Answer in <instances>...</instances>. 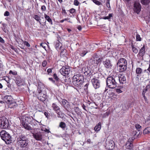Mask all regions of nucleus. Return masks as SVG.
<instances>
[{"label": "nucleus", "instance_id": "obj_52", "mask_svg": "<svg viewBox=\"0 0 150 150\" xmlns=\"http://www.w3.org/2000/svg\"><path fill=\"white\" fill-rule=\"evenodd\" d=\"M75 9L73 8H72L69 10V12L70 13H73L75 12Z\"/></svg>", "mask_w": 150, "mask_h": 150}, {"label": "nucleus", "instance_id": "obj_39", "mask_svg": "<svg viewBox=\"0 0 150 150\" xmlns=\"http://www.w3.org/2000/svg\"><path fill=\"white\" fill-rule=\"evenodd\" d=\"M66 52L67 50L66 49H62L60 55H64L66 53Z\"/></svg>", "mask_w": 150, "mask_h": 150}, {"label": "nucleus", "instance_id": "obj_40", "mask_svg": "<svg viewBox=\"0 0 150 150\" xmlns=\"http://www.w3.org/2000/svg\"><path fill=\"white\" fill-rule=\"evenodd\" d=\"M60 46V42L59 41L56 43L55 45V47L57 50H60V47H59Z\"/></svg>", "mask_w": 150, "mask_h": 150}, {"label": "nucleus", "instance_id": "obj_38", "mask_svg": "<svg viewBox=\"0 0 150 150\" xmlns=\"http://www.w3.org/2000/svg\"><path fill=\"white\" fill-rule=\"evenodd\" d=\"M89 105L91 106V107L94 108V105H96V106H97V105L94 102L92 101V102H90L89 103Z\"/></svg>", "mask_w": 150, "mask_h": 150}, {"label": "nucleus", "instance_id": "obj_14", "mask_svg": "<svg viewBox=\"0 0 150 150\" xmlns=\"http://www.w3.org/2000/svg\"><path fill=\"white\" fill-rule=\"evenodd\" d=\"M43 134V132H39L33 134V136L37 140H41L42 139V136Z\"/></svg>", "mask_w": 150, "mask_h": 150}, {"label": "nucleus", "instance_id": "obj_20", "mask_svg": "<svg viewBox=\"0 0 150 150\" xmlns=\"http://www.w3.org/2000/svg\"><path fill=\"white\" fill-rule=\"evenodd\" d=\"M149 88V85H147L146 87L143 90L142 93V95L145 101H147V99L146 97L145 96V93L147 91V90L148 88Z\"/></svg>", "mask_w": 150, "mask_h": 150}, {"label": "nucleus", "instance_id": "obj_36", "mask_svg": "<svg viewBox=\"0 0 150 150\" xmlns=\"http://www.w3.org/2000/svg\"><path fill=\"white\" fill-rule=\"evenodd\" d=\"M84 74L86 75H87L89 74L90 72V71L89 70L88 68H85L84 69Z\"/></svg>", "mask_w": 150, "mask_h": 150}, {"label": "nucleus", "instance_id": "obj_37", "mask_svg": "<svg viewBox=\"0 0 150 150\" xmlns=\"http://www.w3.org/2000/svg\"><path fill=\"white\" fill-rule=\"evenodd\" d=\"M93 1L98 6L102 5V3L97 0H93Z\"/></svg>", "mask_w": 150, "mask_h": 150}, {"label": "nucleus", "instance_id": "obj_45", "mask_svg": "<svg viewBox=\"0 0 150 150\" xmlns=\"http://www.w3.org/2000/svg\"><path fill=\"white\" fill-rule=\"evenodd\" d=\"M53 77L56 80V81H58L59 80V78L57 77V74H53Z\"/></svg>", "mask_w": 150, "mask_h": 150}, {"label": "nucleus", "instance_id": "obj_28", "mask_svg": "<svg viewBox=\"0 0 150 150\" xmlns=\"http://www.w3.org/2000/svg\"><path fill=\"white\" fill-rule=\"evenodd\" d=\"M141 3L144 5H148L150 2V0H141Z\"/></svg>", "mask_w": 150, "mask_h": 150}, {"label": "nucleus", "instance_id": "obj_7", "mask_svg": "<svg viewBox=\"0 0 150 150\" xmlns=\"http://www.w3.org/2000/svg\"><path fill=\"white\" fill-rule=\"evenodd\" d=\"M38 93L37 94V96L38 99L42 101H45L47 98V96L46 94L42 93V90L40 89L39 87H38Z\"/></svg>", "mask_w": 150, "mask_h": 150}, {"label": "nucleus", "instance_id": "obj_6", "mask_svg": "<svg viewBox=\"0 0 150 150\" xmlns=\"http://www.w3.org/2000/svg\"><path fill=\"white\" fill-rule=\"evenodd\" d=\"M103 58L102 57L99 58L96 55H94L93 58L90 60V62L91 64L96 67L102 61Z\"/></svg>", "mask_w": 150, "mask_h": 150}, {"label": "nucleus", "instance_id": "obj_31", "mask_svg": "<svg viewBox=\"0 0 150 150\" xmlns=\"http://www.w3.org/2000/svg\"><path fill=\"white\" fill-rule=\"evenodd\" d=\"M33 18L37 21L39 22L40 24H41L40 21L41 19L40 17L37 15H35L33 17Z\"/></svg>", "mask_w": 150, "mask_h": 150}, {"label": "nucleus", "instance_id": "obj_62", "mask_svg": "<svg viewBox=\"0 0 150 150\" xmlns=\"http://www.w3.org/2000/svg\"><path fill=\"white\" fill-rule=\"evenodd\" d=\"M67 18H65L64 19H63V20H61L60 21V22L61 23H63L64 21H67Z\"/></svg>", "mask_w": 150, "mask_h": 150}, {"label": "nucleus", "instance_id": "obj_29", "mask_svg": "<svg viewBox=\"0 0 150 150\" xmlns=\"http://www.w3.org/2000/svg\"><path fill=\"white\" fill-rule=\"evenodd\" d=\"M87 53L88 51L85 49L81 51L80 53V54L81 56L84 57Z\"/></svg>", "mask_w": 150, "mask_h": 150}, {"label": "nucleus", "instance_id": "obj_23", "mask_svg": "<svg viewBox=\"0 0 150 150\" xmlns=\"http://www.w3.org/2000/svg\"><path fill=\"white\" fill-rule=\"evenodd\" d=\"M126 147L128 149H130L133 147V144L132 142H127L125 145Z\"/></svg>", "mask_w": 150, "mask_h": 150}, {"label": "nucleus", "instance_id": "obj_25", "mask_svg": "<svg viewBox=\"0 0 150 150\" xmlns=\"http://www.w3.org/2000/svg\"><path fill=\"white\" fill-rule=\"evenodd\" d=\"M45 18L46 20H47L50 23L51 25L52 24V19L50 18V16L46 14L44 15Z\"/></svg>", "mask_w": 150, "mask_h": 150}, {"label": "nucleus", "instance_id": "obj_35", "mask_svg": "<svg viewBox=\"0 0 150 150\" xmlns=\"http://www.w3.org/2000/svg\"><path fill=\"white\" fill-rule=\"evenodd\" d=\"M150 132V128L149 127H147L145 129L143 132V133L144 134H147Z\"/></svg>", "mask_w": 150, "mask_h": 150}, {"label": "nucleus", "instance_id": "obj_21", "mask_svg": "<svg viewBox=\"0 0 150 150\" xmlns=\"http://www.w3.org/2000/svg\"><path fill=\"white\" fill-rule=\"evenodd\" d=\"M4 100L5 102L8 104L10 102H11L12 98L10 96H6L4 97Z\"/></svg>", "mask_w": 150, "mask_h": 150}, {"label": "nucleus", "instance_id": "obj_47", "mask_svg": "<svg viewBox=\"0 0 150 150\" xmlns=\"http://www.w3.org/2000/svg\"><path fill=\"white\" fill-rule=\"evenodd\" d=\"M67 102V101L65 99H63L62 100V103L64 106L65 105Z\"/></svg>", "mask_w": 150, "mask_h": 150}, {"label": "nucleus", "instance_id": "obj_15", "mask_svg": "<svg viewBox=\"0 0 150 150\" xmlns=\"http://www.w3.org/2000/svg\"><path fill=\"white\" fill-rule=\"evenodd\" d=\"M103 64L104 66L107 68H111L112 65L109 59H106L105 61L103 62Z\"/></svg>", "mask_w": 150, "mask_h": 150}, {"label": "nucleus", "instance_id": "obj_55", "mask_svg": "<svg viewBox=\"0 0 150 150\" xmlns=\"http://www.w3.org/2000/svg\"><path fill=\"white\" fill-rule=\"evenodd\" d=\"M116 91L117 93H120L122 92V91L119 88H117L116 90Z\"/></svg>", "mask_w": 150, "mask_h": 150}, {"label": "nucleus", "instance_id": "obj_63", "mask_svg": "<svg viewBox=\"0 0 150 150\" xmlns=\"http://www.w3.org/2000/svg\"><path fill=\"white\" fill-rule=\"evenodd\" d=\"M44 131L45 132H47L48 133H49L50 132V131H49V130L48 129H45L44 130Z\"/></svg>", "mask_w": 150, "mask_h": 150}, {"label": "nucleus", "instance_id": "obj_10", "mask_svg": "<svg viewBox=\"0 0 150 150\" xmlns=\"http://www.w3.org/2000/svg\"><path fill=\"white\" fill-rule=\"evenodd\" d=\"M91 81L95 89H97L100 87V83L99 81L96 78H93L91 79Z\"/></svg>", "mask_w": 150, "mask_h": 150}, {"label": "nucleus", "instance_id": "obj_54", "mask_svg": "<svg viewBox=\"0 0 150 150\" xmlns=\"http://www.w3.org/2000/svg\"><path fill=\"white\" fill-rule=\"evenodd\" d=\"M24 44L25 45H26L28 47H29L30 46V44L27 41H25L24 42Z\"/></svg>", "mask_w": 150, "mask_h": 150}, {"label": "nucleus", "instance_id": "obj_9", "mask_svg": "<svg viewBox=\"0 0 150 150\" xmlns=\"http://www.w3.org/2000/svg\"><path fill=\"white\" fill-rule=\"evenodd\" d=\"M33 118L30 116H23L21 120L22 123H30Z\"/></svg>", "mask_w": 150, "mask_h": 150}, {"label": "nucleus", "instance_id": "obj_60", "mask_svg": "<svg viewBox=\"0 0 150 150\" xmlns=\"http://www.w3.org/2000/svg\"><path fill=\"white\" fill-rule=\"evenodd\" d=\"M45 44H44L43 43H41L40 44V46H41L42 47H43L44 49H45V47L44 45H45Z\"/></svg>", "mask_w": 150, "mask_h": 150}, {"label": "nucleus", "instance_id": "obj_13", "mask_svg": "<svg viewBox=\"0 0 150 150\" xmlns=\"http://www.w3.org/2000/svg\"><path fill=\"white\" fill-rule=\"evenodd\" d=\"M52 107L58 115V117H61L60 116V110L59 107L55 103H53L52 105Z\"/></svg>", "mask_w": 150, "mask_h": 150}, {"label": "nucleus", "instance_id": "obj_27", "mask_svg": "<svg viewBox=\"0 0 150 150\" xmlns=\"http://www.w3.org/2000/svg\"><path fill=\"white\" fill-rule=\"evenodd\" d=\"M9 107L10 108H12L13 107L16 106V103L13 100H11V102H10L8 104Z\"/></svg>", "mask_w": 150, "mask_h": 150}, {"label": "nucleus", "instance_id": "obj_33", "mask_svg": "<svg viewBox=\"0 0 150 150\" xmlns=\"http://www.w3.org/2000/svg\"><path fill=\"white\" fill-rule=\"evenodd\" d=\"M131 47L133 52L135 53H137L138 51V50L137 49L134 47L133 45H131Z\"/></svg>", "mask_w": 150, "mask_h": 150}, {"label": "nucleus", "instance_id": "obj_19", "mask_svg": "<svg viewBox=\"0 0 150 150\" xmlns=\"http://www.w3.org/2000/svg\"><path fill=\"white\" fill-rule=\"evenodd\" d=\"M145 53V45H144L143 47L140 50L138 55L143 57Z\"/></svg>", "mask_w": 150, "mask_h": 150}, {"label": "nucleus", "instance_id": "obj_64", "mask_svg": "<svg viewBox=\"0 0 150 150\" xmlns=\"http://www.w3.org/2000/svg\"><path fill=\"white\" fill-rule=\"evenodd\" d=\"M77 28L79 30H81V26H79Z\"/></svg>", "mask_w": 150, "mask_h": 150}, {"label": "nucleus", "instance_id": "obj_18", "mask_svg": "<svg viewBox=\"0 0 150 150\" xmlns=\"http://www.w3.org/2000/svg\"><path fill=\"white\" fill-rule=\"evenodd\" d=\"M135 127L137 130V132L136 131L134 132L133 134H134V136H138L140 133V131L142 129V127L138 124H137L135 125Z\"/></svg>", "mask_w": 150, "mask_h": 150}, {"label": "nucleus", "instance_id": "obj_5", "mask_svg": "<svg viewBox=\"0 0 150 150\" xmlns=\"http://www.w3.org/2000/svg\"><path fill=\"white\" fill-rule=\"evenodd\" d=\"M9 123L8 119L4 117H0V127L6 129L8 128Z\"/></svg>", "mask_w": 150, "mask_h": 150}, {"label": "nucleus", "instance_id": "obj_26", "mask_svg": "<svg viewBox=\"0 0 150 150\" xmlns=\"http://www.w3.org/2000/svg\"><path fill=\"white\" fill-rule=\"evenodd\" d=\"M37 122H38V121H36V120H33V119L32 121L30 123L31 124V125H32L33 127L34 128H36L37 127V126L38 125Z\"/></svg>", "mask_w": 150, "mask_h": 150}, {"label": "nucleus", "instance_id": "obj_30", "mask_svg": "<svg viewBox=\"0 0 150 150\" xmlns=\"http://www.w3.org/2000/svg\"><path fill=\"white\" fill-rule=\"evenodd\" d=\"M59 127L62 128L63 129H64L66 127V125L64 122H61L60 123Z\"/></svg>", "mask_w": 150, "mask_h": 150}, {"label": "nucleus", "instance_id": "obj_32", "mask_svg": "<svg viewBox=\"0 0 150 150\" xmlns=\"http://www.w3.org/2000/svg\"><path fill=\"white\" fill-rule=\"evenodd\" d=\"M136 72L137 74H140L142 73V69L139 67L137 68L136 70Z\"/></svg>", "mask_w": 150, "mask_h": 150}, {"label": "nucleus", "instance_id": "obj_56", "mask_svg": "<svg viewBox=\"0 0 150 150\" xmlns=\"http://www.w3.org/2000/svg\"><path fill=\"white\" fill-rule=\"evenodd\" d=\"M0 42L2 43H4V41L3 39L0 36Z\"/></svg>", "mask_w": 150, "mask_h": 150}, {"label": "nucleus", "instance_id": "obj_50", "mask_svg": "<svg viewBox=\"0 0 150 150\" xmlns=\"http://www.w3.org/2000/svg\"><path fill=\"white\" fill-rule=\"evenodd\" d=\"M106 5L108 7L110 8V0H107L106 2Z\"/></svg>", "mask_w": 150, "mask_h": 150}, {"label": "nucleus", "instance_id": "obj_17", "mask_svg": "<svg viewBox=\"0 0 150 150\" xmlns=\"http://www.w3.org/2000/svg\"><path fill=\"white\" fill-rule=\"evenodd\" d=\"M72 83L73 85L78 88H80L83 83L80 82L79 81L73 79H72Z\"/></svg>", "mask_w": 150, "mask_h": 150}, {"label": "nucleus", "instance_id": "obj_51", "mask_svg": "<svg viewBox=\"0 0 150 150\" xmlns=\"http://www.w3.org/2000/svg\"><path fill=\"white\" fill-rule=\"evenodd\" d=\"M134 139V137H132L131 138H130L128 139V141L127 142H131Z\"/></svg>", "mask_w": 150, "mask_h": 150}, {"label": "nucleus", "instance_id": "obj_48", "mask_svg": "<svg viewBox=\"0 0 150 150\" xmlns=\"http://www.w3.org/2000/svg\"><path fill=\"white\" fill-rule=\"evenodd\" d=\"M46 8L45 6L44 5H43L41 6V10L42 11H45L46 10Z\"/></svg>", "mask_w": 150, "mask_h": 150}, {"label": "nucleus", "instance_id": "obj_57", "mask_svg": "<svg viewBox=\"0 0 150 150\" xmlns=\"http://www.w3.org/2000/svg\"><path fill=\"white\" fill-rule=\"evenodd\" d=\"M108 112H106L105 113L103 114V117H105L106 116H108Z\"/></svg>", "mask_w": 150, "mask_h": 150}, {"label": "nucleus", "instance_id": "obj_59", "mask_svg": "<svg viewBox=\"0 0 150 150\" xmlns=\"http://www.w3.org/2000/svg\"><path fill=\"white\" fill-rule=\"evenodd\" d=\"M47 71L48 74H49L52 72V69H48Z\"/></svg>", "mask_w": 150, "mask_h": 150}, {"label": "nucleus", "instance_id": "obj_58", "mask_svg": "<svg viewBox=\"0 0 150 150\" xmlns=\"http://www.w3.org/2000/svg\"><path fill=\"white\" fill-rule=\"evenodd\" d=\"M49 79L50 80L52 81V82H53V83H54L55 82V81H54L53 80V79L52 78H49Z\"/></svg>", "mask_w": 150, "mask_h": 150}, {"label": "nucleus", "instance_id": "obj_2", "mask_svg": "<svg viewBox=\"0 0 150 150\" xmlns=\"http://www.w3.org/2000/svg\"><path fill=\"white\" fill-rule=\"evenodd\" d=\"M127 62L124 58H121L118 61L117 65L119 67L120 71L122 72L126 71L127 68Z\"/></svg>", "mask_w": 150, "mask_h": 150}, {"label": "nucleus", "instance_id": "obj_61", "mask_svg": "<svg viewBox=\"0 0 150 150\" xmlns=\"http://www.w3.org/2000/svg\"><path fill=\"white\" fill-rule=\"evenodd\" d=\"M82 107L83 108V109L85 110L86 111H87V110H86V106L83 104L82 105Z\"/></svg>", "mask_w": 150, "mask_h": 150}, {"label": "nucleus", "instance_id": "obj_34", "mask_svg": "<svg viewBox=\"0 0 150 150\" xmlns=\"http://www.w3.org/2000/svg\"><path fill=\"white\" fill-rule=\"evenodd\" d=\"M112 16V14L110 13L109 14L108 16H107L104 17H103V19H104L110 20L111 17Z\"/></svg>", "mask_w": 150, "mask_h": 150}, {"label": "nucleus", "instance_id": "obj_16", "mask_svg": "<svg viewBox=\"0 0 150 150\" xmlns=\"http://www.w3.org/2000/svg\"><path fill=\"white\" fill-rule=\"evenodd\" d=\"M116 79H117V82L119 81L120 83L123 84L126 82V78L124 75H120L118 77H116Z\"/></svg>", "mask_w": 150, "mask_h": 150}, {"label": "nucleus", "instance_id": "obj_24", "mask_svg": "<svg viewBox=\"0 0 150 150\" xmlns=\"http://www.w3.org/2000/svg\"><path fill=\"white\" fill-rule=\"evenodd\" d=\"M101 127V125L100 122H99L97 125L94 128V130L96 131H99Z\"/></svg>", "mask_w": 150, "mask_h": 150}, {"label": "nucleus", "instance_id": "obj_41", "mask_svg": "<svg viewBox=\"0 0 150 150\" xmlns=\"http://www.w3.org/2000/svg\"><path fill=\"white\" fill-rule=\"evenodd\" d=\"M80 3L77 0H74V4L76 6H78Z\"/></svg>", "mask_w": 150, "mask_h": 150}, {"label": "nucleus", "instance_id": "obj_11", "mask_svg": "<svg viewBox=\"0 0 150 150\" xmlns=\"http://www.w3.org/2000/svg\"><path fill=\"white\" fill-rule=\"evenodd\" d=\"M72 79L79 81L80 82L83 83L84 78L83 75L78 74L74 75Z\"/></svg>", "mask_w": 150, "mask_h": 150}, {"label": "nucleus", "instance_id": "obj_44", "mask_svg": "<svg viewBox=\"0 0 150 150\" xmlns=\"http://www.w3.org/2000/svg\"><path fill=\"white\" fill-rule=\"evenodd\" d=\"M9 74H13L14 75H17V72L16 71H15L13 72L12 70H10L9 71Z\"/></svg>", "mask_w": 150, "mask_h": 150}, {"label": "nucleus", "instance_id": "obj_1", "mask_svg": "<svg viewBox=\"0 0 150 150\" xmlns=\"http://www.w3.org/2000/svg\"><path fill=\"white\" fill-rule=\"evenodd\" d=\"M16 142L17 145L20 148H26L29 143L28 139L22 134L18 135Z\"/></svg>", "mask_w": 150, "mask_h": 150}, {"label": "nucleus", "instance_id": "obj_43", "mask_svg": "<svg viewBox=\"0 0 150 150\" xmlns=\"http://www.w3.org/2000/svg\"><path fill=\"white\" fill-rule=\"evenodd\" d=\"M89 85V83H87L84 86V89L86 91H87L88 90V86Z\"/></svg>", "mask_w": 150, "mask_h": 150}, {"label": "nucleus", "instance_id": "obj_22", "mask_svg": "<svg viewBox=\"0 0 150 150\" xmlns=\"http://www.w3.org/2000/svg\"><path fill=\"white\" fill-rule=\"evenodd\" d=\"M22 125L24 127L28 130H31L32 129V128L28 125V123H22Z\"/></svg>", "mask_w": 150, "mask_h": 150}, {"label": "nucleus", "instance_id": "obj_12", "mask_svg": "<svg viewBox=\"0 0 150 150\" xmlns=\"http://www.w3.org/2000/svg\"><path fill=\"white\" fill-rule=\"evenodd\" d=\"M141 5L139 3L137 2H135L134 4L133 9L135 12L137 14L140 12L141 10Z\"/></svg>", "mask_w": 150, "mask_h": 150}, {"label": "nucleus", "instance_id": "obj_3", "mask_svg": "<svg viewBox=\"0 0 150 150\" xmlns=\"http://www.w3.org/2000/svg\"><path fill=\"white\" fill-rule=\"evenodd\" d=\"M117 82V79H116V77H109L107 78L106 80L107 85L111 88H114L116 87Z\"/></svg>", "mask_w": 150, "mask_h": 150}, {"label": "nucleus", "instance_id": "obj_49", "mask_svg": "<svg viewBox=\"0 0 150 150\" xmlns=\"http://www.w3.org/2000/svg\"><path fill=\"white\" fill-rule=\"evenodd\" d=\"M9 15V12L7 11H5L4 14V15L5 16H8Z\"/></svg>", "mask_w": 150, "mask_h": 150}, {"label": "nucleus", "instance_id": "obj_53", "mask_svg": "<svg viewBox=\"0 0 150 150\" xmlns=\"http://www.w3.org/2000/svg\"><path fill=\"white\" fill-rule=\"evenodd\" d=\"M44 115L46 117H47V118H48L50 116L49 115V113H48L47 112H45L44 113Z\"/></svg>", "mask_w": 150, "mask_h": 150}, {"label": "nucleus", "instance_id": "obj_46", "mask_svg": "<svg viewBox=\"0 0 150 150\" xmlns=\"http://www.w3.org/2000/svg\"><path fill=\"white\" fill-rule=\"evenodd\" d=\"M47 64V61L46 60H44L42 63V66L43 67H45Z\"/></svg>", "mask_w": 150, "mask_h": 150}, {"label": "nucleus", "instance_id": "obj_4", "mask_svg": "<svg viewBox=\"0 0 150 150\" xmlns=\"http://www.w3.org/2000/svg\"><path fill=\"white\" fill-rule=\"evenodd\" d=\"M0 134L2 139L4 141L6 144H8L11 142V136L6 131H1L0 132Z\"/></svg>", "mask_w": 150, "mask_h": 150}, {"label": "nucleus", "instance_id": "obj_42", "mask_svg": "<svg viewBox=\"0 0 150 150\" xmlns=\"http://www.w3.org/2000/svg\"><path fill=\"white\" fill-rule=\"evenodd\" d=\"M136 40L137 41H141V38L140 37V35L138 34L137 35Z\"/></svg>", "mask_w": 150, "mask_h": 150}, {"label": "nucleus", "instance_id": "obj_8", "mask_svg": "<svg viewBox=\"0 0 150 150\" xmlns=\"http://www.w3.org/2000/svg\"><path fill=\"white\" fill-rule=\"evenodd\" d=\"M70 71V68L68 66H65L62 67L60 70L59 72L61 74L64 76H67L69 74Z\"/></svg>", "mask_w": 150, "mask_h": 150}]
</instances>
